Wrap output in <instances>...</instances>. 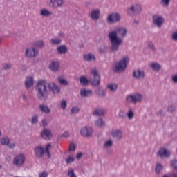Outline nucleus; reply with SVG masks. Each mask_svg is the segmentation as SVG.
Returning a JSON list of instances; mask_svg holds the SVG:
<instances>
[{
    "mask_svg": "<svg viewBox=\"0 0 177 177\" xmlns=\"http://www.w3.org/2000/svg\"><path fill=\"white\" fill-rule=\"evenodd\" d=\"M171 38L172 41H174V42H177V31H174L172 32Z\"/></svg>",
    "mask_w": 177,
    "mask_h": 177,
    "instance_id": "obj_42",
    "label": "nucleus"
},
{
    "mask_svg": "<svg viewBox=\"0 0 177 177\" xmlns=\"http://www.w3.org/2000/svg\"><path fill=\"white\" fill-rule=\"evenodd\" d=\"M58 82L60 84V85H64L66 86L68 82H67V80H65L64 76L61 75L58 77Z\"/></svg>",
    "mask_w": 177,
    "mask_h": 177,
    "instance_id": "obj_29",
    "label": "nucleus"
},
{
    "mask_svg": "<svg viewBox=\"0 0 177 177\" xmlns=\"http://www.w3.org/2000/svg\"><path fill=\"white\" fill-rule=\"evenodd\" d=\"M96 57L93 54H89V62H95Z\"/></svg>",
    "mask_w": 177,
    "mask_h": 177,
    "instance_id": "obj_51",
    "label": "nucleus"
},
{
    "mask_svg": "<svg viewBox=\"0 0 177 177\" xmlns=\"http://www.w3.org/2000/svg\"><path fill=\"white\" fill-rule=\"evenodd\" d=\"M171 167H173V168L174 169H176V171H177V160H172L171 162Z\"/></svg>",
    "mask_w": 177,
    "mask_h": 177,
    "instance_id": "obj_48",
    "label": "nucleus"
},
{
    "mask_svg": "<svg viewBox=\"0 0 177 177\" xmlns=\"http://www.w3.org/2000/svg\"><path fill=\"white\" fill-rule=\"evenodd\" d=\"M118 117L120 118H124L125 117V111L124 110H120L118 113Z\"/></svg>",
    "mask_w": 177,
    "mask_h": 177,
    "instance_id": "obj_47",
    "label": "nucleus"
},
{
    "mask_svg": "<svg viewBox=\"0 0 177 177\" xmlns=\"http://www.w3.org/2000/svg\"><path fill=\"white\" fill-rule=\"evenodd\" d=\"M152 21L154 26L158 27V28H161L165 23V19L162 15H160L158 14H156L152 17Z\"/></svg>",
    "mask_w": 177,
    "mask_h": 177,
    "instance_id": "obj_8",
    "label": "nucleus"
},
{
    "mask_svg": "<svg viewBox=\"0 0 177 177\" xmlns=\"http://www.w3.org/2000/svg\"><path fill=\"white\" fill-rule=\"evenodd\" d=\"M68 176L69 177H77L75 174H74V171H73V169H71V170L68 171Z\"/></svg>",
    "mask_w": 177,
    "mask_h": 177,
    "instance_id": "obj_49",
    "label": "nucleus"
},
{
    "mask_svg": "<svg viewBox=\"0 0 177 177\" xmlns=\"http://www.w3.org/2000/svg\"><path fill=\"white\" fill-rule=\"evenodd\" d=\"M59 66L60 64L59 63V61H53L49 65V68L51 70V71H57Z\"/></svg>",
    "mask_w": 177,
    "mask_h": 177,
    "instance_id": "obj_19",
    "label": "nucleus"
},
{
    "mask_svg": "<svg viewBox=\"0 0 177 177\" xmlns=\"http://www.w3.org/2000/svg\"><path fill=\"white\" fill-rule=\"evenodd\" d=\"M143 100V95L142 94L129 95H127L124 100L125 103L131 104L132 103L140 102Z\"/></svg>",
    "mask_w": 177,
    "mask_h": 177,
    "instance_id": "obj_5",
    "label": "nucleus"
},
{
    "mask_svg": "<svg viewBox=\"0 0 177 177\" xmlns=\"http://www.w3.org/2000/svg\"><path fill=\"white\" fill-rule=\"evenodd\" d=\"M34 85V78L32 77H28L25 81V86L26 89L31 88Z\"/></svg>",
    "mask_w": 177,
    "mask_h": 177,
    "instance_id": "obj_20",
    "label": "nucleus"
},
{
    "mask_svg": "<svg viewBox=\"0 0 177 177\" xmlns=\"http://www.w3.org/2000/svg\"><path fill=\"white\" fill-rule=\"evenodd\" d=\"M91 17L95 21H97L100 19V10L98 8L93 9L91 11Z\"/></svg>",
    "mask_w": 177,
    "mask_h": 177,
    "instance_id": "obj_14",
    "label": "nucleus"
},
{
    "mask_svg": "<svg viewBox=\"0 0 177 177\" xmlns=\"http://www.w3.org/2000/svg\"><path fill=\"white\" fill-rule=\"evenodd\" d=\"M39 177H48V173L46 172H41L39 174Z\"/></svg>",
    "mask_w": 177,
    "mask_h": 177,
    "instance_id": "obj_54",
    "label": "nucleus"
},
{
    "mask_svg": "<svg viewBox=\"0 0 177 177\" xmlns=\"http://www.w3.org/2000/svg\"><path fill=\"white\" fill-rule=\"evenodd\" d=\"M147 45H148V48H149L151 50H156V46H154V43H153V41H148Z\"/></svg>",
    "mask_w": 177,
    "mask_h": 177,
    "instance_id": "obj_40",
    "label": "nucleus"
},
{
    "mask_svg": "<svg viewBox=\"0 0 177 177\" xmlns=\"http://www.w3.org/2000/svg\"><path fill=\"white\" fill-rule=\"evenodd\" d=\"M113 145H114L113 140H106L103 143V148L104 150H110L113 147Z\"/></svg>",
    "mask_w": 177,
    "mask_h": 177,
    "instance_id": "obj_17",
    "label": "nucleus"
},
{
    "mask_svg": "<svg viewBox=\"0 0 177 177\" xmlns=\"http://www.w3.org/2000/svg\"><path fill=\"white\" fill-rule=\"evenodd\" d=\"M97 95L100 97H106V90L104 89H100L98 91H97Z\"/></svg>",
    "mask_w": 177,
    "mask_h": 177,
    "instance_id": "obj_37",
    "label": "nucleus"
},
{
    "mask_svg": "<svg viewBox=\"0 0 177 177\" xmlns=\"http://www.w3.org/2000/svg\"><path fill=\"white\" fill-rule=\"evenodd\" d=\"M106 20L108 23H110L111 24L120 23V21H121V15L118 12H112L107 16Z\"/></svg>",
    "mask_w": 177,
    "mask_h": 177,
    "instance_id": "obj_9",
    "label": "nucleus"
},
{
    "mask_svg": "<svg viewBox=\"0 0 177 177\" xmlns=\"http://www.w3.org/2000/svg\"><path fill=\"white\" fill-rule=\"evenodd\" d=\"M0 142L3 146H9V143H10V140L8 138L5 137L1 138Z\"/></svg>",
    "mask_w": 177,
    "mask_h": 177,
    "instance_id": "obj_31",
    "label": "nucleus"
},
{
    "mask_svg": "<svg viewBox=\"0 0 177 177\" xmlns=\"http://www.w3.org/2000/svg\"><path fill=\"white\" fill-rule=\"evenodd\" d=\"M105 50H106V48H105L104 47H103L102 48H101L100 49V51L102 53H103Z\"/></svg>",
    "mask_w": 177,
    "mask_h": 177,
    "instance_id": "obj_61",
    "label": "nucleus"
},
{
    "mask_svg": "<svg viewBox=\"0 0 177 177\" xmlns=\"http://www.w3.org/2000/svg\"><path fill=\"white\" fill-rule=\"evenodd\" d=\"M106 88L110 92H115L118 89V84L117 83H109L107 84Z\"/></svg>",
    "mask_w": 177,
    "mask_h": 177,
    "instance_id": "obj_21",
    "label": "nucleus"
},
{
    "mask_svg": "<svg viewBox=\"0 0 177 177\" xmlns=\"http://www.w3.org/2000/svg\"><path fill=\"white\" fill-rule=\"evenodd\" d=\"M80 133H81L82 136H84V138H88V136H89V131L88 130V127H86L83 128L80 131Z\"/></svg>",
    "mask_w": 177,
    "mask_h": 177,
    "instance_id": "obj_28",
    "label": "nucleus"
},
{
    "mask_svg": "<svg viewBox=\"0 0 177 177\" xmlns=\"http://www.w3.org/2000/svg\"><path fill=\"white\" fill-rule=\"evenodd\" d=\"M40 15L41 16H50V15H52V12L46 9H42L40 10Z\"/></svg>",
    "mask_w": 177,
    "mask_h": 177,
    "instance_id": "obj_35",
    "label": "nucleus"
},
{
    "mask_svg": "<svg viewBox=\"0 0 177 177\" xmlns=\"http://www.w3.org/2000/svg\"><path fill=\"white\" fill-rule=\"evenodd\" d=\"M52 149V145L50 144H47L46 145V149L44 150V148L42 147H37L35 149V153L36 157H42L44 156V153L46 154L48 156V158H50V153L49 152V150Z\"/></svg>",
    "mask_w": 177,
    "mask_h": 177,
    "instance_id": "obj_4",
    "label": "nucleus"
},
{
    "mask_svg": "<svg viewBox=\"0 0 177 177\" xmlns=\"http://www.w3.org/2000/svg\"><path fill=\"white\" fill-rule=\"evenodd\" d=\"M176 107L175 106V105H169L167 108V111H169V113H174V111H175Z\"/></svg>",
    "mask_w": 177,
    "mask_h": 177,
    "instance_id": "obj_41",
    "label": "nucleus"
},
{
    "mask_svg": "<svg viewBox=\"0 0 177 177\" xmlns=\"http://www.w3.org/2000/svg\"><path fill=\"white\" fill-rule=\"evenodd\" d=\"M2 169V165H0V170Z\"/></svg>",
    "mask_w": 177,
    "mask_h": 177,
    "instance_id": "obj_62",
    "label": "nucleus"
},
{
    "mask_svg": "<svg viewBox=\"0 0 177 177\" xmlns=\"http://www.w3.org/2000/svg\"><path fill=\"white\" fill-rule=\"evenodd\" d=\"M81 157H82V153H78L76 156L77 160H80V158H81Z\"/></svg>",
    "mask_w": 177,
    "mask_h": 177,
    "instance_id": "obj_58",
    "label": "nucleus"
},
{
    "mask_svg": "<svg viewBox=\"0 0 177 177\" xmlns=\"http://www.w3.org/2000/svg\"><path fill=\"white\" fill-rule=\"evenodd\" d=\"M156 154L160 158H169L172 153L165 147H162L158 151Z\"/></svg>",
    "mask_w": 177,
    "mask_h": 177,
    "instance_id": "obj_11",
    "label": "nucleus"
},
{
    "mask_svg": "<svg viewBox=\"0 0 177 177\" xmlns=\"http://www.w3.org/2000/svg\"><path fill=\"white\" fill-rule=\"evenodd\" d=\"M89 93H92V91H89Z\"/></svg>",
    "mask_w": 177,
    "mask_h": 177,
    "instance_id": "obj_64",
    "label": "nucleus"
},
{
    "mask_svg": "<svg viewBox=\"0 0 177 177\" xmlns=\"http://www.w3.org/2000/svg\"><path fill=\"white\" fill-rule=\"evenodd\" d=\"M80 95L82 97H85V96H88V95H89V91L85 88H82L80 90Z\"/></svg>",
    "mask_w": 177,
    "mask_h": 177,
    "instance_id": "obj_36",
    "label": "nucleus"
},
{
    "mask_svg": "<svg viewBox=\"0 0 177 177\" xmlns=\"http://www.w3.org/2000/svg\"><path fill=\"white\" fill-rule=\"evenodd\" d=\"M62 42L60 39H51L50 44L51 45H59Z\"/></svg>",
    "mask_w": 177,
    "mask_h": 177,
    "instance_id": "obj_38",
    "label": "nucleus"
},
{
    "mask_svg": "<svg viewBox=\"0 0 177 177\" xmlns=\"http://www.w3.org/2000/svg\"><path fill=\"white\" fill-rule=\"evenodd\" d=\"M91 76L93 77L90 80V84L93 86H99L100 85V75H99V71L96 68L91 70Z\"/></svg>",
    "mask_w": 177,
    "mask_h": 177,
    "instance_id": "obj_6",
    "label": "nucleus"
},
{
    "mask_svg": "<svg viewBox=\"0 0 177 177\" xmlns=\"http://www.w3.org/2000/svg\"><path fill=\"white\" fill-rule=\"evenodd\" d=\"M151 68L153 69V71H160L161 70V65L157 62H152L150 64Z\"/></svg>",
    "mask_w": 177,
    "mask_h": 177,
    "instance_id": "obj_23",
    "label": "nucleus"
},
{
    "mask_svg": "<svg viewBox=\"0 0 177 177\" xmlns=\"http://www.w3.org/2000/svg\"><path fill=\"white\" fill-rule=\"evenodd\" d=\"M12 67V65L10 64H6L3 66V68L4 70H9Z\"/></svg>",
    "mask_w": 177,
    "mask_h": 177,
    "instance_id": "obj_52",
    "label": "nucleus"
},
{
    "mask_svg": "<svg viewBox=\"0 0 177 177\" xmlns=\"http://www.w3.org/2000/svg\"><path fill=\"white\" fill-rule=\"evenodd\" d=\"M74 160H75L74 156H68L67 158L66 159V164H71V162H74Z\"/></svg>",
    "mask_w": 177,
    "mask_h": 177,
    "instance_id": "obj_39",
    "label": "nucleus"
},
{
    "mask_svg": "<svg viewBox=\"0 0 177 177\" xmlns=\"http://www.w3.org/2000/svg\"><path fill=\"white\" fill-rule=\"evenodd\" d=\"M48 88L49 91H52L53 93H57L60 92V88L55 84V83H49L48 84Z\"/></svg>",
    "mask_w": 177,
    "mask_h": 177,
    "instance_id": "obj_18",
    "label": "nucleus"
},
{
    "mask_svg": "<svg viewBox=\"0 0 177 177\" xmlns=\"http://www.w3.org/2000/svg\"><path fill=\"white\" fill-rule=\"evenodd\" d=\"M65 138H68V131H65L63 134Z\"/></svg>",
    "mask_w": 177,
    "mask_h": 177,
    "instance_id": "obj_60",
    "label": "nucleus"
},
{
    "mask_svg": "<svg viewBox=\"0 0 177 177\" xmlns=\"http://www.w3.org/2000/svg\"><path fill=\"white\" fill-rule=\"evenodd\" d=\"M128 35V29L124 26H118L115 30H111L108 34L111 42V50L118 52L120 46L124 43V38Z\"/></svg>",
    "mask_w": 177,
    "mask_h": 177,
    "instance_id": "obj_1",
    "label": "nucleus"
},
{
    "mask_svg": "<svg viewBox=\"0 0 177 177\" xmlns=\"http://www.w3.org/2000/svg\"><path fill=\"white\" fill-rule=\"evenodd\" d=\"M42 125L43 127H46V125H48V122L46 121V120H43L41 121Z\"/></svg>",
    "mask_w": 177,
    "mask_h": 177,
    "instance_id": "obj_56",
    "label": "nucleus"
},
{
    "mask_svg": "<svg viewBox=\"0 0 177 177\" xmlns=\"http://www.w3.org/2000/svg\"><path fill=\"white\" fill-rule=\"evenodd\" d=\"M164 171V166L161 163H157L155 167V172L156 175H160Z\"/></svg>",
    "mask_w": 177,
    "mask_h": 177,
    "instance_id": "obj_25",
    "label": "nucleus"
},
{
    "mask_svg": "<svg viewBox=\"0 0 177 177\" xmlns=\"http://www.w3.org/2000/svg\"><path fill=\"white\" fill-rule=\"evenodd\" d=\"M84 60H86L87 62H89V54L85 55L84 56Z\"/></svg>",
    "mask_w": 177,
    "mask_h": 177,
    "instance_id": "obj_57",
    "label": "nucleus"
},
{
    "mask_svg": "<svg viewBox=\"0 0 177 177\" xmlns=\"http://www.w3.org/2000/svg\"><path fill=\"white\" fill-rule=\"evenodd\" d=\"M35 48H42L44 46V41H39L35 43Z\"/></svg>",
    "mask_w": 177,
    "mask_h": 177,
    "instance_id": "obj_45",
    "label": "nucleus"
},
{
    "mask_svg": "<svg viewBox=\"0 0 177 177\" xmlns=\"http://www.w3.org/2000/svg\"><path fill=\"white\" fill-rule=\"evenodd\" d=\"M63 0H54L53 3H51L53 8H62L63 6Z\"/></svg>",
    "mask_w": 177,
    "mask_h": 177,
    "instance_id": "obj_24",
    "label": "nucleus"
},
{
    "mask_svg": "<svg viewBox=\"0 0 177 177\" xmlns=\"http://www.w3.org/2000/svg\"><path fill=\"white\" fill-rule=\"evenodd\" d=\"M50 3H53L54 0H50Z\"/></svg>",
    "mask_w": 177,
    "mask_h": 177,
    "instance_id": "obj_63",
    "label": "nucleus"
},
{
    "mask_svg": "<svg viewBox=\"0 0 177 177\" xmlns=\"http://www.w3.org/2000/svg\"><path fill=\"white\" fill-rule=\"evenodd\" d=\"M41 136L43 139H45L46 140H49L52 138V133L49 129H44L41 133Z\"/></svg>",
    "mask_w": 177,
    "mask_h": 177,
    "instance_id": "obj_16",
    "label": "nucleus"
},
{
    "mask_svg": "<svg viewBox=\"0 0 177 177\" xmlns=\"http://www.w3.org/2000/svg\"><path fill=\"white\" fill-rule=\"evenodd\" d=\"M38 121V116L35 115L33 116V118H32V124H35V122H37Z\"/></svg>",
    "mask_w": 177,
    "mask_h": 177,
    "instance_id": "obj_53",
    "label": "nucleus"
},
{
    "mask_svg": "<svg viewBox=\"0 0 177 177\" xmlns=\"http://www.w3.org/2000/svg\"><path fill=\"white\" fill-rule=\"evenodd\" d=\"M24 162H26V156L21 153L14 158L12 164L15 165V167L20 168V167L24 165Z\"/></svg>",
    "mask_w": 177,
    "mask_h": 177,
    "instance_id": "obj_10",
    "label": "nucleus"
},
{
    "mask_svg": "<svg viewBox=\"0 0 177 177\" xmlns=\"http://www.w3.org/2000/svg\"><path fill=\"white\" fill-rule=\"evenodd\" d=\"M8 146H9L10 149H13L16 146V144L15 142H13V143L8 145Z\"/></svg>",
    "mask_w": 177,
    "mask_h": 177,
    "instance_id": "obj_59",
    "label": "nucleus"
},
{
    "mask_svg": "<svg viewBox=\"0 0 177 177\" xmlns=\"http://www.w3.org/2000/svg\"><path fill=\"white\" fill-rule=\"evenodd\" d=\"M25 55L28 57H35V56H38V50L34 48H29L26 49Z\"/></svg>",
    "mask_w": 177,
    "mask_h": 177,
    "instance_id": "obj_13",
    "label": "nucleus"
},
{
    "mask_svg": "<svg viewBox=\"0 0 177 177\" xmlns=\"http://www.w3.org/2000/svg\"><path fill=\"white\" fill-rule=\"evenodd\" d=\"M140 13H142V5H140V3L132 4L127 9V14L129 16L140 15Z\"/></svg>",
    "mask_w": 177,
    "mask_h": 177,
    "instance_id": "obj_7",
    "label": "nucleus"
},
{
    "mask_svg": "<svg viewBox=\"0 0 177 177\" xmlns=\"http://www.w3.org/2000/svg\"><path fill=\"white\" fill-rule=\"evenodd\" d=\"M128 63H129V57L124 56L120 60L116 62L112 68L115 73H123V71H125Z\"/></svg>",
    "mask_w": 177,
    "mask_h": 177,
    "instance_id": "obj_2",
    "label": "nucleus"
},
{
    "mask_svg": "<svg viewBox=\"0 0 177 177\" xmlns=\"http://www.w3.org/2000/svg\"><path fill=\"white\" fill-rule=\"evenodd\" d=\"M80 111V109L77 106H73L71 110V114H77Z\"/></svg>",
    "mask_w": 177,
    "mask_h": 177,
    "instance_id": "obj_43",
    "label": "nucleus"
},
{
    "mask_svg": "<svg viewBox=\"0 0 177 177\" xmlns=\"http://www.w3.org/2000/svg\"><path fill=\"white\" fill-rule=\"evenodd\" d=\"M133 77L136 80H143L146 77V73L142 69H136L133 72Z\"/></svg>",
    "mask_w": 177,
    "mask_h": 177,
    "instance_id": "obj_12",
    "label": "nucleus"
},
{
    "mask_svg": "<svg viewBox=\"0 0 177 177\" xmlns=\"http://www.w3.org/2000/svg\"><path fill=\"white\" fill-rule=\"evenodd\" d=\"M160 3L165 8H168L171 3V0H160Z\"/></svg>",
    "mask_w": 177,
    "mask_h": 177,
    "instance_id": "obj_32",
    "label": "nucleus"
},
{
    "mask_svg": "<svg viewBox=\"0 0 177 177\" xmlns=\"http://www.w3.org/2000/svg\"><path fill=\"white\" fill-rule=\"evenodd\" d=\"M66 107H67V102L63 100L61 102V108L62 109V110H65Z\"/></svg>",
    "mask_w": 177,
    "mask_h": 177,
    "instance_id": "obj_46",
    "label": "nucleus"
},
{
    "mask_svg": "<svg viewBox=\"0 0 177 177\" xmlns=\"http://www.w3.org/2000/svg\"><path fill=\"white\" fill-rule=\"evenodd\" d=\"M69 151H75V145L71 143L69 146Z\"/></svg>",
    "mask_w": 177,
    "mask_h": 177,
    "instance_id": "obj_50",
    "label": "nucleus"
},
{
    "mask_svg": "<svg viewBox=\"0 0 177 177\" xmlns=\"http://www.w3.org/2000/svg\"><path fill=\"white\" fill-rule=\"evenodd\" d=\"M173 84H177V73L173 74L171 77Z\"/></svg>",
    "mask_w": 177,
    "mask_h": 177,
    "instance_id": "obj_44",
    "label": "nucleus"
},
{
    "mask_svg": "<svg viewBox=\"0 0 177 177\" xmlns=\"http://www.w3.org/2000/svg\"><path fill=\"white\" fill-rule=\"evenodd\" d=\"M39 107H40V110L42 111V113H50V109L49 108H48V106H46L44 104H41L39 106Z\"/></svg>",
    "mask_w": 177,
    "mask_h": 177,
    "instance_id": "obj_33",
    "label": "nucleus"
},
{
    "mask_svg": "<svg viewBox=\"0 0 177 177\" xmlns=\"http://www.w3.org/2000/svg\"><path fill=\"white\" fill-rule=\"evenodd\" d=\"M57 50L60 55H64V53H67L68 50L66 46H59L57 48Z\"/></svg>",
    "mask_w": 177,
    "mask_h": 177,
    "instance_id": "obj_26",
    "label": "nucleus"
},
{
    "mask_svg": "<svg viewBox=\"0 0 177 177\" xmlns=\"http://www.w3.org/2000/svg\"><path fill=\"white\" fill-rule=\"evenodd\" d=\"M80 82L81 84V85H88V79H86V77H85L84 76H81L80 77Z\"/></svg>",
    "mask_w": 177,
    "mask_h": 177,
    "instance_id": "obj_34",
    "label": "nucleus"
},
{
    "mask_svg": "<svg viewBox=\"0 0 177 177\" xmlns=\"http://www.w3.org/2000/svg\"><path fill=\"white\" fill-rule=\"evenodd\" d=\"M106 113H107V111H106V109L103 108H98L93 112V115H104Z\"/></svg>",
    "mask_w": 177,
    "mask_h": 177,
    "instance_id": "obj_22",
    "label": "nucleus"
},
{
    "mask_svg": "<svg viewBox=\"0 0 177 177\" xmlns=\"http://www.w3.org/2000/svg\"><path fill=\"white\" fill-rule=\"evenodd\" d=\"M163 177H177V175H176L175 174H165L163 176Z\"/></svg>",
    "mask_w": 177,
    "mask_h": 177,
    "instance_id": "obj_55",
    "label": "nucleus"
},
{
    "mask_svg": "<svg viewBox=\"0 0 177 177\" xmlns=\"http://www.w3.org/2000/svg\"><path fill=\"white\" fill-rule=\"evenodd\" d=\"M127 115L128 120H133V118L135 117V111H133L132 109H129Z\"/></svg>",
    "mask_w": 177,
    "mask_h": 177,
    "instance_id": "obj_27",
    "label": "nucleus"
},
{
    "mask_svg": "<svg viewBox=\"0 0 177 177\" xmlns=\"http://www.w3.org/2000/svg\"><path fill=\"white\" fill-rule=\"evenodd\" d=\"M37 91V96L41 100H45L48 97V91L46 90V82L45 80H39L36 86Z\"/></svg>",
    "mask_w": 177,
    "mask_h": 177,
    "instance_id": "obj_3",
    "label": "nucleus"
},
{
    "mask_svg": "<svg viewBox=\"0 0 177 177\" xmlns=\"http://www.w3.org/2000/svg\"><path fill=\"white\" fill-rule=\"evenodd\" d=\"M111 134L113 138H115V139H118V140L122 138V131L120 129L113 130L111 132Z\"/></svg>",
    "mask_w": 177,
    "mask_h": 177,
    "instance_id": "obj_15",
    "label": "nucleus"
},
{
    "mask_svg": "<svg viewBox=\"0 0 177 177\" xmlns=\"http://www.w3.org/2000/svg\"><path fill=\"white\" fill-rule=\"evenodd\" d=\"M95 125L97 127H100V128H103L106 125V122L103 120V119L100 118L95 121Z\"/></svg>",
    "mask_w": 177,
    "mask_h": 177,
    "instance_id": "obj_30",
    "label": "nucleus"
}]
</instances>
